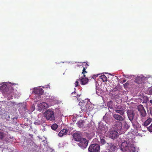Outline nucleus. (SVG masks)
I'll return each mask as SVG.
<instances>
[{
	"label": "nucleus",
	"instance_id": "nucleus-1",
	"mask_svg": "<svg viewBox=\"0 0 152 152\" xmlns=\"http://www.w3.org/2000/svg\"><path fill=\"white\" fill-rule=\"evenodd\" d=\"M121 150L124 152H135V147L133 144H130L128 141L122 142L121 146Z\"/></svg>",
	"mask_w": 152,
	"mask_h": 152
},
{
	"label": "nucleus",
	"instance_id": "nucleus-2",
	"mask_svg": "<svg viewBox=\"0 0 152 152\" xmlns=\"http://www.w3.org/2000/svg\"><path fill=\"white\" fill-rule=\"evenodd\" d=\"M81 67L83 69V71L81 75L79 76V79L77 80L78 81H77V86H78L79 82L84 85L87 84L88 81V79L86 77L85 74L87 73V72L86 71L85 67L82 65H81Z\"/></svg>",
	"mask_w": 152,
	"mask_h": 152
},
{
	"label": "nucleus",
	"instance_id": "nucleus-3",
	"mask_svg": "<svg viewBox=\"0 0 152 152\" xmlns=\"http://www.w3.org/2000/svg\"><path fill=\"white\" fill-rule=\"evenodd\" d=\"M80 136V133L77 132V144L82 149L85 148L88 145V141L85 138L81 137Z\"/></svg>",
	"mask_w": 152,
	"mask_h": 152
},
{
	"label": "nucleus",
	"instance_id": "nucleus-4",
	"mask_svg": "<svg viewBox=\"0 0 152 152\" xmlns=\"http://www.w3.org/2000/svg\"><path fill=\"white\" fill-rule=\"evenodd\" d=\"M44 115L47 120L52 121L55 119L54 112L50 109H48L44 113Z\"/></svg>",
	"mask_w": 152,
	"mask_h": 152
},
{
	"label": "nucleus",
	"instance_id": "nucleus-5",
	"mask_svg": "<svg viewBox=\"0 0 152 152\" xmlns=\"http://www.w3.org/2000/svg\"><path fill=\"white\" fill-rule=\"evenodd\" d=\"M81 96V94H77V98L79 102L78 106L83 111H86L87 109V107L85 105V103L83 100H81V98H80Z\"/></svg>",
	"mask_w": 152,
	"mask_h": 152
},
{
	"label": "nucleus",
	"instance_id": "nucleus-6",
	"mask_svg": "<svg viewBox=\"0 0 152 152\" xmlns=\"http://www.w3.org/2000/svg\"><path fill=\"white\" fill-rule=\"evenodd\" d=\"M100 145L97 144H94L89 145L88 148L89 152H99Z\"/></svg>",
	"mask_w": 152,
	"mask_h": 152
},
{
	"label": "nucleus",
	"instance_id": "nucleus-7",
	"mask_svg": "<svg viewBox=\"0 0 152 152\" xmlns=\"http://www.w3.org/2000/svg\"><path fill=\"white\" fill-rule=\"evenodd\" d=\"M122 122L120 121L117 122L115 125L114 126V128L117 131L119 132V133L121 134L124 133V128H122Z\"/></svg>",
	"mask_w": 152,
	"mask_h": 152
},
{
	"label": "nucleus",
	"instance_id": "nucleus-8",
	"mask_svg": "<svg viewBox=\"0 0 152 152\" xmlns=\"http://www.w3.org/2000/svg\"><path fill=\"white\" fill-rule=\"evenodd\" d=\"M138 110L139 112L140 116L142 118L146 117L147 115V113L146 110L142 105H140L138 106Z\"/></svg>",
	"mask_w": 152,
	"mask_h": 152
},
{
	"label": "nucleus",
	"instance_id": "nucleus-9",
	"mask_svg": "<svg viewBox=\"0 0 152 152\" xmlns=\"http://www.w3.org/2000/svg\"><path fill=\"white\" fill-rule=\"evenodd\" d=\"M122 106L118 105L115 107L114 110L117 113L120 114L121 115H123L124 114V111Z\"/></svg>",
	"mask_w": 152,
	"mask_h": 152
},
{
	"label": "nucleus",
	"instance_id": "nucleus-10",
	"mask_svg": "<svg viewBox=\"0 0 152 152\" xmlns=\"http://www.w3.org/2000/svg\"><path fill=\"white\" fill-rule=\"evenodd\" d=\"M107 149L109 151V152H114L117 148V147L111 143H107Z\"/></svg>",
	"mask_w": 152,
	"mask_h": 152
},
{
	"label": "nucleus",
	"instance_id": "nucleus-11",
	"mask_svg": "<svg viewBox=\"0 0 152 152\" xmlns=\"http://www.w3.org/2000/svg\"><path fill=\"white\" fill-rule=\"evenodd\" d=\"M108 135L110 137L115 139H116L118 136V133L116 131L114 130L109 132L108 133Z\"/></svg>",
	"mask_w": 152,
	"mask_h": 152
},
{
	"label": "nucleus",
	"instance_id": "nucleus-12",
	"mask_svg": "<svg viewBox=\"0 0 152 152\" xmlns=\"http://www.w3.org/2000/svg\"><path fill=\"white\" fill-rule=\"evenodd\" d=\"M127 115L130 121L132 122L134 118L135 113L133 110H129L127 111Z\"/></svg>",
	"mask_w": 152,
	"mask_h": 152
},
{
	"label": "nucleus",
	"instance_id": "nucleus-13",
	"mask_svg": "<svg viewBox=\"0 0 152 152\" xmlns=\"http://www.w3.org/2000/svg\"><path fill=\"white\" fill-rule=\"evenodd\" d=\"M33 92L35 94H37L39 95H42L44 91L41 88H34Z\"/></svg>",
	"mask_w": 152,
	"mask_h": 152
},
{
	"label": "nucleus",
	"instance_id": "nucleus-14",
	"mask_svg": "<svg viewBox=\"0 0 152 152\" xmlns=\"http://www.w3.org/2000/svg\"><path fill=\"white\" fill-rule=\"evenodd\" d=\"M77 125L79 128H85L86 126L85 121L82 120L77 122Z\"/></svg>",
	"mask_w": 152,
	"mask_h": 152
},
{
	"label": "nucleus",
	"instance_id": "nucleus-15",
	"mask_svg": "<svg viewBox=\"0 0 152 152\" xmlns=\"http://www.w3.org/2000/svg\"><path fill=\"white\" fill-rule=\"evenodd\" d=\"M122 115L118 114H114L113 115V117L115 120L120 122L123 121L124 120V118L122 116Z\"/></svg>",
	"mask_w": 152,
	"mask_h": 152
},
{
	"label": "nucleus",
	"instance_id": "nucleus-16",
	"mask_svg": "<svg viewBox=\"0 0 152 152\" xmlns=\"http://www.w3.org/2000/svg\"><path fill=\"white\" fill-rule=\"evenodd\" d=\"M152 121V119L151 118H149L146 120L142 124V125L144 127H148V126L149 125Z\"/></svg>",
	"mask_w": 152,
	"mask_h": 152
},
{
	"label": "nucleus",
	"instance_id": "nucleus-17",
	"mask_svg": "<svg viewBox=\"0 0 152 152\" xmlns=\"http://www.w3.org/2000/svg\"><path fill=\"white\" fill-rule=\"evenodd\" d=\"M39 107L42 110L46 109L48 107V104L46 102H42L39 104Z\"/></svg>",
	"mask_w": 152,
	"mask_h": 152
},
{
	"label": "nucleus",
	"instance_id": "nucleus-18",
	"mask_svg": "<svg viewBox=\"0 0 152 152\" xmlns=\"http://www.w3.org/2000/svg\"><path fill=\"white\" fill-rule=\"evenodd\" d=\"M68 132L67 129H64L59 132L58 135L60 137H61L64 135L66 134Z\"/></svg>",
	"mask_w": 152,
	"mask_h": 152
},
{
	"label": "nucleus",
	"instance_id": "nucleus-19",
	"mask_svg": "<svg viewBox=\"0 0 152 152\" xmlns=\"http://www.w3.org/2000/svg\"><path fill=\"white\" fill-rule=\"evenodd\" d=\"M132 123V125L134 128L135 129H139L140 128L141 125L137 121L133 122V121L131 122Z\"/></svg>",
	"mask_w": 152,
	"mask_h": 152
},
{
	"label": "nucleus",
	"instance_id": "nucleus-20",
	"mask_svg": "<svg viewBox=\"0 0 152 152\" xmlns=\"http://www.w3.org/2000/svg\"><path fill=\"white\" fill-rule=\"evenodd\" d=\"M105 139V136H100V142L102 145H104L106 143Z\"/></svg>",
	"mask_w": 152,
	"mask_h": 152
},
{
	"label": "nucleus",
	"instance_id": "nucleus-21",
	"mask_svg": "<svg viewBox=\"0 0 152 152\" xmlns=\"http://www.w3.org/2000/svg\"><path fill=\"white\" fill-rule=\"evenodd\" d=\"M134 82L138 84L142 83L143 82V79L141 77H138L135 79Z\"/></svg>",
	"mask_w": 152,
	"mask_h": 152
},
{
	"label": "nucleus",
	"instance_id": "nucleus-22",
	"mask_svg": "<svg viewBox=\"0 0 152 152\" xmlns=\"http://www.w3.org/2000/svg\"><path fill=\"white\" fill-rule=\"evenodd\" d=\"M98 130L101 131L102 133H105L107 130L105 128V126H99L98 127Z\"/></svg>",
	"mask_w": 152,
	"mask_h": 152
},
{
	"label": "nucleus",
	"instance_id": "nucleus-23",
	"mask_svg": "<svg viewBox=\"0 0 152 152\" xmlns=\"http://www.w3.org/2000/svg\"><path fill=\"white\" fill-rule=\"evenodd\" d=\"M107 105L108 107L110 108L111 109H113V102L112 101H110L107 102Z\"/></svg>",
	"mask_w": 152,
	"mask_h": 152
},
{
	"label": "nucleus",
	"instance_id": "nucleus-24",
	"mask_svg": "<svg viewBox=\"0 0 152 152\" xmlns=\"http://www.w3.org/2000/svg\"><path fill=\"white\" fill-rule=\"evenodd\" d=\"M100 78L104 82H106L107 81V78L104 75H102L100 76Z\"/></svg>",
	"mask_w": 152,
	"mask_h": 152
},
{
	"label": "nucleus",
	"instance_id": "nucleus-25",
	"mask_svg": "<svg viewBox=\"0 0 152 152\" xmlns=\"http://www.w3.org/2000/svg\"><path fill=\"white\" fill-rule=\"evenodd\" d=\"M76 141V133H74L72 135V143L73 144H74V143H75V141Z\"/></svg>",
	"mask_w": 152,
	"mask_h": 152
},
{
	"label": "nucleus",
	"instance_id": "nucleus-26",
	"mask_svg": "<svg viewBox=\"0 0 152 152\" xmlns=\"http://www.w3.org/2000/svg\"><path fill=\"white\" fill-rule=\"evenodd\" d=\"M58 125L56 124H54L52 125L51 127L52 129L53 130H56L58 128Z\"/></svg>",
	"mask_w": 152,
	"mask_h": 152
},
{
	"label": "nucleus",
	"instance_id": "nucleus-27",
	"mask_svg": "<svg viewBox=\"0 0 152 152\" xmlns=\"http://www.w3.org/2000/svg\"><path fill=\"white\" fill-rule=\"evenodd\" d=\"M16 84H12V85L10 86L9 87V88L12 89V90H14V89H16L15 87H16Z\"/></svg>",
	"mask_w": 152,
	"mask_h": 152
},
{
	"label": "nucleus",
	"instance_id": "nucleus-28",
	"mask_svg": "<svg viewBox=\"0 0 152 152\" xmlns=\"http://www.w3.org/2000/svg\"><path fill=\"white\" fill-rule=\"evenodd\" d=\"M5 136V134L3 132H0V139L1 140H2Z\"/></svg>",
	"mask_w": 152,
	"mask_h": 152
},
{
	"label": "nucleus",
	"instance_id": "nucleus-29",
	"mask_svg": "<svg viewBox=\"0 0 152 152\" xmlns=\"http://www.w3.org/2000/svg\"><path fill=\"white\" fill-rule=\"evenodd\" d=\"M148 130L150 132H152V123L148 127H147Z\"/></svg>",
	"mask_w": 152,
	"mask_h": 152
},
{
	"label": "nucleus",
	"instance_id": "nucleus-30",
	"mask_svg": "<svg viewBox=\"0 0 152 152\" xmlns=\"http://www.w3.org/2000/svg\"><path fill=\"white\" fill-rule=\"evenodd\" d=\"M34 124L36 125H40L41 124V123L40 121L39 120H37L35 121Z\"/></svg>",
	"mask_w": 152,
	"mask_h": 152
},
{
	"label": "nucleus",
	"instance_id": "nucleus-31",
	"mask_svg": "<svg viewBox=\"0 0 152 152\" xmlns=\"http://www.w3.org/2000/svg\"><path fill=\"white\" fill-rule=\"evenodd\" d=\"M129 84V83L128 82H126L123 85L125 88H126L128 87Z\"/></svg>",
	"mask_w": 152,
	"mask_h": 152
},
{
	"label": "nucleus",
	"instance_id": "nucleus-32",
	"mask_svg": "<svg viewBox=\"0 0 152 152\" xmlns=\"http://www.w3.org/2000/svg\"><path fill=\"white\" fill-rule=\"evenodd\" d=\"M118 91V89L116 87L113 88L112 90L113 92H116V91Z\"/></svg>",
	"mask_w": 152,
	"mask_h": 152
},
{
	"label": "nucleus",
	"instance_id": "nucleus-33",
	"mask_svg": "<svg viewBox=\"0 0 152 152\" xmlns=\"http://www.w3.org/2000/svg\"><path fill=\"white\" fill-rule=\"evenodd\" d=\"M148 94L150 95L152 94V87L149 89Z\"/></svg>",
	"mask_w": 152,
	"mask_h": 152
},
{
	"label": "nucleus",
	"instance_id": "nucleus-34",
	"mask_svg": "<svg viewBox=\"0 0 152 152\" xmlns=\"http://www.w3.org/2000/svg\"><path fill=\"white\" fill-rule=\"evenodd\" d=\"M8 87L6 85H3L1 87V89H4V88H8Z\"/></svg>",
	"mask_w": 152,
	"mask_h": 152
},
{
	"label": "nucleus",
	"instance_id": "nucleus-35",
	"mask_svg": "<svg viewBox=\"0 0 152 152\" xmlns=\"http://www.w3.org/2000/svg\"><path fill=\"white\" fill-rule=\"evenodd\" d=\"M75 94V91L74 92L71 93V96L73 97H75V96H74V94Z\"/></svg>",
	"mask_w": 152,
	"mask_h": 152
},
{
	"label": "nucleus",
	"instance_id": "nucleus-36",
	"mask_svg": "<svg viewBox=\"0 0 152 152\" xmlns=\"http://www.w3.org/2000/svg\"><path fill=\"white\" fill-rule=\"evenodd\" d=\"M150 113L151 114V115L152 116V109L151 108H150Z\"/></svg>",
	"mask_w": 152,
	"mask_h": 152
},
{
	"label": "nucleus",
	"instance_id": "nucleus-37",
	"mask_svg": "<svg viewBox=\"0 0 152 152\" xmlns=\"http://www.w3.org/2000/svg\"><path fill=\"white\" fill-rule=\"evenodd\" d=\"M126 79H124L122 80V83H124V82H126Z\"/></svg>",
	"mask_w": 152,
	"mask_h": 152
},
{
	"label": "nucleus",
	"instance_id": "nucleus-38",
	"mask_svg": "<svg viewBox=\"0 0 152 152\" xmlns=\"http://www.w3.org/2000/svg\"><path fill=\"white\" fill-rule=\"evenodd\" d=\"M148 97H146V102H147V101H148Z\"/></svg>",
	"mask_w": 152,
	"mask_h": 152
},
{
	"label": "nucleus",
	"instance_id": "nucleus-39",
	"mask_svg": "<svg viewBox=\"0 0 152 152\" xmlns=\"http://www.w3.org/2000/svg\"><path fill=\"white\" fill-rule=\"evenodd\" d=\"M150 102L151 103V104H152V100H150Z\"/></svg>",
	"mask_w": 152,
	"mask_h": 152
},
{
	"label": "nucleus",
	"instance_id": "nucleus-40",
	"mask_svg": "<svg viewBox=\"0 0 152 152\" xmlns=\"http://www.w3.org/2000/svg\"><path fill=\"white\" fill-rule=\"evenodd\" d=\"M76 81L75 82V86H76Z\"/></svg>",
	"mask_w": 152,
	"mask_h": 152
},
{
	"label": "nucleus",
	"instance_id": "nucleus-41",
	"mask_svg": "<svg viewBox=\"0 0 152 152\" xmlns=\"http://www.w3.org/2000/svg\"><path fill=\"white\" fill-rule=\"evenodd\" d=\"M126 125L128 126L127 124H126Z\"/></svg>",
	"mask_w": 152,
	"mask_h": 152
}]
</instances>
